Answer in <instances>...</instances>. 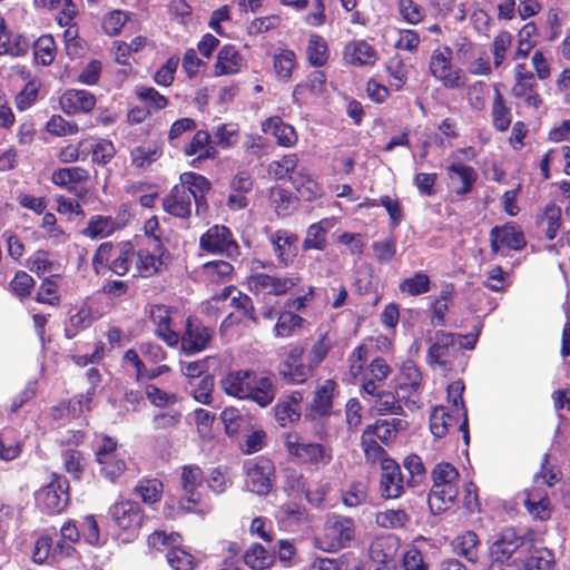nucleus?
<instances>
[{
  "instance_id": "f257e3e1",
  "label": "nucleus",
  "mask_w": 570,
  "mask_h": 570,
  "mask_svg": "<svg viewBox=\"0 0 570 570\" xmlns=\"http://www.w3.org/2000/svg\"><path fill=\"white\" fill-rule=\"evenodd\" d=\"M219 385L228 396L248 399L261 407L272 404L276 395L272 376L258 377L252 370L230 371L220 379Z\"/></svg>"
},
{
  "instance_id": "f03ea898",
  "label": "nucleus",
  "mask_w": 570,
  "mask_h": 570,
  "mask_svg": "<svg viewBox=\"0 0 570 570\" xmlns=\"http://www.w3.org/2000/svg\"><path fill=\"white\" fill-rule=\"evenodd\" d=\"M283 443L289 461L306 470L320 471L333 461L331 445L307 440L298 432L284 433Z\"/></svg>"
},
{
  "instance_id": "7ed1b4c3",
  "label": "nucleus",
  "mask_w": 570,
  "mask_h": 570,
  "mask_svg": "<svg viewBox=\"0 0 570 570\" xmlns=\"http://www.w3.org/2000/svg\"><path fill=\"white\" fill-rule=\"evenodd\" d=\"M81 540L78 523L75 520L66 521L60 528V539L53 544L51 537L40 535L32 550V560L37 564H43L49 558L58 562L71 558L75 552V544Z\"/></svg>"
},
{
  "instance_id": "20e7f679",
  "label": "nucleus",
  "mask_w": 570,
  "mask_h": 570,
  "mask_svg": "<svg viewBox=\"0 0 570 570\" xmlns=\"http://www.w3.org/2000/svg\"><path fill=\"white\" fill-rule=\"evenodd\" d=\"M120 448L116 438L102 434L94 453L99 474L111 483L117 482L127 471L125 451L121 453Z\"/></svg>"
},
{
  "instance_id": "39448f33",
  "label": "nucleus",
  "mask_w": 570,
  "mask_h": 570,
  "mask_svg": "<svg viewBox=\"0 0 570 570\" xmlns=\"http://www.w3.org/2000/svg\"><path fill=\"white\" fill-rule=\"evenodd\" d=\"M48 484L35 493L37 505L48 514L62 512L70 500V485L68 479L57 472L49 476Z\"/></svg>"
},
{
  "instance_id": "423d86ee",
  "label": "nucleus",
  "mask_w": 570,
  "mask_h": 570,
  "mask_svg": "<svg viewBox=\"0 0 570 570\" xmlns=\"http://www.w3.org/2000/svg\"><path fill=\"white\" fill-rule=\"evenodd\" d=\"M302 282L298 273H285L283 275H271L258 272L247 278L249 291L254 295L284 296Z\"/></svg>"
},
{
  "instance_id": "0eeeda50",
  "label": "nucleus",
  "mask_w": 570,
  "mask_h": 570,
  "mask_svg": "<svg viewBox=\"0 0 570 570\" xmlns=\"http://www.w3.org/2000/svg\"><path fill=\"white\" fill-rule=\"evenodd\" d=\"M513 80L511 96L525 108L539 110L543 106V98L539 92L534 73L525 63H518L514 67Z\"/></svg>"
},
{
  "instance_id": "6e6552de",
  "label": "nucleus",
  "mask_w": 570,
  "mask_h": 570,
  "mask_svg": "<svg viewBox=\"0 0 570 570\" xmlns=\"http://www.w3.org/2000/svg\"><path fill=\"white\" fill-rule=\"evenodd\" d=\"M199 247L213 255H224L229 259L240 255V248L230 229L224 225H213L199 238Z\"/></svg>"
},
{
  "instance_id": "1a4fd4ad",
  "label": "nucleus",
  "mask_w": 570,
  "mask_h": 570,
  "mask_svg": "<svg viewBox=\"0 0 570 570\" xmlns=\"http://www.w3.org/2000/svg\"><path fill=\"white\" fill-rule=\"evenodd\" d=\"M171 306L156 303L146 307L145 313L153 324L154 335L169 347L179 345L180 333L175 328Z\"/></svg>"
},
{
  "instance_id": "9d476101",
  "label": "nucleus",
  "mask_w": 570,
  "mask_h": 570,
  "mask_svg": "<svg viewBox=\"0 0 570 570\" xmlns=\"http://www.w3.org/2000/svg\"><path fill=\"white\" fill-rule=\"evenodd\" d=\"M452 51L445 47L443 50L433 51L429 69L431 75L448 89H460L464 87L466 77L460 68H453Z\"/></svg>"
},
{
  "instance_id": "9b49d317",
  "label": "nucleus",
  "mask_w": 570,
  "mask_h": 570,
  "mask_svg": "<svg viewBox=\"0 0 570 570\" xmlns=\"http://www.w3.org/2000/svg\"><path fill=\"white\" fill-rule=\"evenodd\" d=\"M355 534L354 521L344 515H333L324 525L323 548L327 552H336L350 546Z\"/></svg>"
},
{
  "instance_id": "f8f14e48",
  "label": "nucleus",
  "mask_w": 570,
  "mask_h": 570,
  "mask_svg": "<svg viewBox=\"0 0 570 570\" xmlns=\"http://www.w3.org/2000/svg\"><path fill=\"white\" fill-rule=\"evenodd\" d=\"M490 252L498 255L501 249L520 252L525 248L527 239L522 228L515 222L495 225L490 230Z\"/></svg>"
},
{
  "instance_id": "ddd939ff",
  "label": "nucleus",
  "mask_w": 570,
  "mask_h": 570,
  "mask_svg": "<svg viewBox=\"0 0 570 570\" xmlns=\"http://www.w3.org/2000/svg\"><path fill=\"white\" fill-rule=\"evenodd\" d=\"M213 336L214 330L212 327L205 326L198 317L189 315L180 334L181 351L186 355L203 352L209 345Z\"/></svg>"
},
{
  "instance_id": "4468645a",
  "label": "nucleus",
  "mask_w": 570,
  "mask_h": 570,
  "mask_svg": "<svg viewBox=\"0 0 570 570\" xmlns=\"http://www.w3.org/2000/svg\"><path fill=\"white\" fill-rule=\"evenodd\" d=\"M274 462L266 456H258L246 468V487L258 495H267L275 482Z\"/></svg>"
},
{
  "instance_id": "2eb2a0df",
  "label": "nucleus",
  "mask_w": 570,
  "mask_h": 570,
  "mask_svg": "<svg viewBox=\"0 0 570 570\" xmlns=\"http://www.w3.org/2000/svg\"><path fill=\"white\" fill-rule=\"evenodd\" d=\"M304 348L293 346L286 355V358L278 365L277 373L287 384H303L313 374L314 368L311 364L303 361Z\"/></svg>"
},
{
  "instance_id": "dca6fc26",
  "label": "nucleus",
  "mask_w": 570,
  "mask_h": 570,
  "mask_svg": "<svg viewBox=\"0 0 570 570\" xmlns=\"http://www.w3.org/2000/svg\"><path fill=\"white\" fill-rule=\"evenodd\" d=\"M406 480L394 459H384L379 480V491L384 500H395L405 493Z\"/></svg>"
},
{
  "instance_id": "f3484780",
  "label": "nucleus",
  "mask_w": 570,
  "mask_h": 570,
  "mask_svg": "<svg viewBox=\"0 0 570 570\" xmlns=\"http://www.w3.org/2000/svg\"><path fill=\"white\" fill-rule=\"evenodd\" d=\"M269 243L277 264L287 268L294 264L298 255L299 237L287 229H277L269 236Z\"/></svg>"
},
{
  "instance_id": "a211bd4d",
  "label": "nucleus",
  "mask_w": 570,
  "mask_h": 570,
  "mask_svg": "<svg viewBox=\"0 0 570 570\" xmlns=\"http://www.w3.org/2000/svg\"><path fill=\"white\" fill-rule=\"evenodd\" d=\"M460 352L455 347V335L444 331H436L434 342L428 350L426 361L430 365H438L443 371L452 370V362L448 357Z\"/></svg>"
},
{
  "instance_id": "6ab92c4d",
  "label": "nucleus",
  "mask_w": 570,
  "mask_h": 570,
  "mask_svg": "<svg viewBox=\"0 0 570 570\" xmlns=\"http://www.w3.org/2000/svg\"><path fill=\"white\" fill-rule=\"evenodd\" d=\"M204 474L198 465H185L181 471V487L186 498H181L178 508L184 512H193L200 503L198 488L202 485Z\"/></svg>"
},
{
  "instance_id": "aec40b11",
  "label": "nucleus",
  "mask_w": 570,
  "mask_h": 570,
  "mask_svg": "<svg viewBox=\"0 0 570 570\" xmlns=\"http://www.w3.org/2000/svg\"><path fill=\"white\" fill-rule=\"evenodd\" d=\"M179 185L186 188L190 199L194 198L196 215L206 216L208 213L206 196L212 189L210 181L198 173L187 171L180 175Z\"/></svg>"
},
{
  "instance_id": "412c9836",
  "label": "nucleus",
  "mask_w": 570,
  "mask_h": 570,
  "mask_svg": "<svg viewBox=\"0 0 570 570\" xmlns=\"http://www.w3.org/2000/svg\"><path fill=\"white\" fill-rule=\"evenodd\" d=\"M110 515L119 529L130 533H135L144 521V511L139 503L130 500L116 502L110 508Z\"/></svg>"
},
{
  "instance_id": "4be33fe9",
  "label": "nucleus",
  "mask_w": 570,
  "mask_h": 570,
  "mask_svg": "<svg viewBox=\"0 0 570 570\" xmlns=\"http://www.w3.org/2000/svg\"><path fill=\"white\" fill-rule=\"evenodd\" d=\"M169 254L167 249H159L151 247V250L147 248L135 249V274L136 277L150 278L156 276L163 271L165 265V257L168 258Z\"/></svg>"
},
{
  "instance_id": "5701e85b",
  "label": "nucleus",
  "mask_w": 570,
  "mask_h": 570,
  "mask_svg": "<svg viewBox=\"0 0 570 570\" xmlns=\"http://www.w3.org/2000/svg\"><path fill=\"white\" fill-rule=\"evenodd\" d=\"M403 382L399 385V393L401 394L404 404L410 407H419L420 403V389L422 385V373L420 368L411 361L402 366Z\"/></svg>"
},
{
  "instance_id": "b1692460",
  "label": "nucleus",
  "mask_w": 570,
  "mask_h": 570,
  "mask_svg": "<svg viewBox=\"0 0 570 570\" xmlns=\"http://www.w3.org/2000/svg\"><path fill=\"white\" fill-rule=\"evenodd\" d=\"M183 154L186 157H194L191 166L196 167V163L202 160L215 159L218 150L212 139V134L208 130H195L191 139L183 147Z\"/></svg>"
},
{
  "instance_id": "393cba45",
  "label": "nucleus",
  "mask_w": 570,
  "mask_h": 570,
  "mask_svg": "<svg viewBox=\"0 0 570 570\" xmlns=\"http://www.w3.org/2000/svg\"><path fill=\"white\" fill-rule=\"evenodd\" d=\"M62 111L67 115L88 114L96 106V97L85 89H67L59 99Z\"/></svg>"
},
{
  "instance_id": "a878e982",
  "label": "nucleus",
  "mask_w": 570,
  "mask_h": 570,
  "mask_svg": "<svg viewBox=\"0 0 570 570\" xmlns=\"http://www.w3.org/2000/svg\"><path fill=\"white\" fill-rule=\"evenodd\" d=\"M446 174L453 185V191L458 196L470 194L478 180L476 170L472 166L460 161L449 165Z\"/></svg>"
},
{
  "instance_id": "bb28decb",
  "label": "nucleus",
  "mask_w": 570,
  "mask_h": 570,
  "mask_svg": "<svg viewBox=\"0 0 570 570\" xmlns=\"http://www.w3.org/2000/svg\"><path fill=\"white\" fill-rule=\"evenodd\" d=\"M326 75L322 70L309 72L306 78L298 82L293 90V104L302 106L311 97H316L325 91Z\"/></svg>"
},
{
  "instance_id": "cd10ccee",
  "label": "nucleus",
  "mask_w": 570,
  "mask_h": 570,
  "mask_svg": "<svg viewBox=\"0 0 570 570\" xmlns=\"http://www.w3.org/2000/svg\"><path fill=\"white\" fill-rule=\"evenodd\" d=\"M303 402V394L299 391H294L284 400H279L273 407L276 422L282 428H287L299 421Z\"/></svg>"
},
{
  "instance_id": "c85d7f7f",
  "label": "nucleus",
  "mask_w": 570,
  "mask_h": 570,
  "mask_svg": "<svg viewBox=\"0 0 570 570\" xmlns=\"http://www.w3.org/2000/svg\"><path fill=\"white\" fill-rule=\"evenodd\" d=\"M535 225L548 240H553L562 227V210L554 200L548 202L535 216Z\"/></svg>"
},
{
  "instance_id": "c756f323",
  "label": "nucleus",
  "mask_w": 570,
  "mask_h": 570,
  "mask_svg": "<svg viewBox=\"0 0 570 570\" xmlns=\"http://www.w3.org/2000/svg\"><path fill=\"white\" fill-rule=\"evenodd\" d=\"M191 199L186 188L174 185L163 199V209L175 217L188 219L191 216Z\"/></svg>"
},
{
  "instance_id": "7c9ffc66",
  "label": "nucleus",
  "mask_w": 570,
  "mask_h": 570,
  "mask_svg": "<svg viewBox=\"0 0 570 570\" xmlns=\"http://www.w3.org/2000/svg\"><path fill=\"white\" fill-rule=\"evenodd\" d=\"M343 58L352 66H373L377 60V52L366 40H351L343 49Z\"/></svg>"
},
{
  "instance_id": "2f4dec72",
  "label": "nucleus",
  "mask_w": 570,
  "mask_h": 570,
  "mask_svg": "<svg viewBox=\"0 0 570 570\" xmlns=\"http://www.w3.org/2000/svg\"><path fill=\"white\" fill-rule=\"evenodd\" d=\"M243 56L234 45H224L217 53L214 65V76H228L238 73L244 67Z\"/></svg>"
},
{
  "instance_id": "473e14b6",
  "label": "nucleus",
  "mask_w": 570,
  "mask_h": 570,
  "mask_svg": "<svg viewBox=\"0 0 570 570\" xmlns=\"http://www.w3.org/2000/svg\"><path fill=\"white\" fill-rule=\"evenodd\" d=\"M390 373L391 367L383 357L373 358L362 374V391L376 394L380 384L384 383Z\"/></svg>"
},
{
  "instance_id": "72a5a7b5",
  "label": "nucleus",
  "mask_w": 570,
  "mask_h": 570,
  "mask_svg": "<svg viewBox=\"0 0 570 570\" xmlns=\"http://www.w3.org/2000/svg\"><path fill=\"white\" fill-rule=\"evenodd\" d=\"M262 130L265 134H272L276 138L277 145L282 147H293L298 140L294 126L285 122L278 116H273L264 120L262 122Z\"/></svg>"
},
{
  "instance_id": "f704fd0d",
  "label": "nucleus",
  "mask_w": 570,
  "mask_h": 570,
  "mask_svg": "<svg viewBox=\"0 0 570 570\" xmlns=\"http://www.w3.org/2000/svg\"><path fill=\"white\" fill-rule=\"evenodd\" d=\"M29 47L30 41L26 36L8 30L4 20H0V55L24 56Z\"/></svg>"
},
{
  "instance_id": "c9c22d12",
  "label": "nucleus",
  "mask_w": 570,
  "mask_h": 570,
  "mask_svg": "<svg viewBox=\"0 0 570 570\" xmlns=\"http://www.w3.org/2000/svg\"><path fill=\"white\" fill-rule=\"evenodd\" d=\"M458 493V485L433 483L428 497L431 511L434 514L444 512L454 502Z\"/></svg>"
},
{
  "instance_id": "e433bc0d",
  "label": "nucleus",
  "mask_w": 570,
  "mask_h": 570,
  "mask_svg": "<svg viewBox=\"0 0 570 570\" xmlns=\"http://www.w3.org/2000/svg\"><path fill=\"white\" fill-rule=\"evenodd\" d=\"M407 429V422L402 419L376 420L373 424L366 425L370 436L377 438L382 443L390 444L396 439L400 431Z\"/></svg>"
},
{
  "instance_id": "4c0bfd02",
  "label": "nucleus",
  "mask_w": 570,
  "mask_h": 570,
  "mask_svg": "<svg viewBox=\"0 0 570 570\" xmlns=\"http://www.w3.org/2000/svg\"><path fill=\"white\" fill-rule=\"evenodd\" d=\"M122 228L124 224L116 223L111 216L94 215L89 218L87 226L81 233L90 239H97L108 237Z\"/></svg>"
},
{
  "instance_id": "58836bf2",
  "label": "nucleus",
  "mask_w": 570,
  "mask_h": 570,
  "mask_svg": "<svg viewBox=\"0 0 570 570\" xmlns=\"http://www.w3.org/2000/svg\"><path fill=\"white\" fill-rule=\"evenodd\" d=\"M492 126L499 132L507 131L512 124V111L499 86H494V96L491 105Z\"/></svg>"
},
{
  "instance_id": "ea45409f",
  "label": "nucleus",
  "mask_w": 570,
  "mask_h": 570,
  "mask_svg": "<svg viewBox=\"0 0 570 570\" xmlns=\"http://www.w3.org/2000/svg\"><path fill=\"white\" fill-rule=\"evenodd\" d=\"M89 179V171L79 166L62 167L56 169L51 175V181L60 188H66L69 191L77 189L80 183Z\"/></svg>"
},
{
  "instance_id": "a19ab883",
  "label": "nucleus",
  "mask_w": 570,
  "mask_h": 570,
  "mask_svg": "<svg viewBox=\"0 0 570 570\" xmlns=\"http://www.w3.org/2000/svg\"><path fill=\"white\" fill-rule=\"evenodd\" d=\"M336 382L326 380L316 391L311 404V411L315 416H328L332 412L333 396Z\"/></svg>"
},
{
  "instance_id": "79ce46f5",
  "label": "nucleus",
  "mask_w": 570,
  "mask_h": 570,
  "mask_svg": "<svg viewBox=\"0 0 570 570\" xmlns=\"http://www.w3.org/2000/svg\"><path fill=\"white\" fill-rule=\"evenodd\" d=\"M135 258V247L131 242L120 243L118 247L114 246V254L109 272L117 276H125L130 272Z\"/></svg>"
},
{
  "instance_id": "37998d69",
  "label": "nucleus",
  "mask_w": 570,
  "mask_h": 570,
  "mask_svg": "<svg viewBox=\"0 0 570 570\" xmlns=\"http://www.w3.org/2000/svg\"><path fill=\"white\" fill-rule=\"evenodd\" d=\"M305 323V320L292 311H282L277 316L273 332L276 337L287 338L297 333Z\"/></svg>"
},
{
  "instance_id": "c03bdc74",
  "label": "nucleus",
  "mask_w": 570,
  "mask_h": 570,
  "mask_svg": "<svg viewBox=\"0 0 570 570\" xmlns=\"http://www.w3.org/2000/svg\"><path fill=\"white\" fill-rule=\"evenodd\" d=\"M22 445L19 438V432L10 426L0 430V459L11 461L18 458L21 453Z\"/></svg>"
},
{
  "instance_id": "a18cd8bd",
  "label": "nucleus",
  "mask_w": 570,
  "mask_h": 570,
  "mask_svg": "<svg viewBox=\"0 0 570 570\" xmlns=\"http://www.w3.org/2000/svg\"><path fill=\"white\" fill-rule=\"evenodd\" d=\"M60 278L61 276L59 273L45 276L35 297L36 302L50 306H58L61 301L58 293Z\"/></svg>"
},
{
  "instance_id": "49530a36",
  "label": "nucleus",
  "mask_w": 570,
  "mask_h": 570,
  "mask_svg": "<svg viewBox=\"0 0 570 570\" xmlns=\"http://www.w3.org/2000/svg\"><path fill=\"white\" fill-rule=\"evenodd\" d=\"M243 560L252 570H264L274 564L275 556L266 550L261 543H253L245 551Z\"/></svg>"
},
{
  "instance_id": "de8ad7c7",
  "label": "nucleus",
  "mask_w": 570,
  "mask_h": 570,
  "mask_svg": "<svg viewBox=\"0 0 570 570\" xmlns=\"http://www.w3.org/2000/svg\"><path fill=\"white\" fill-rule=\"evenodd\" d=\"M307 61L312 67L325 66L330 58V49L326 40L321 35H311L306 48Z\"/></svg>"
},
{
  "instance_id": "09e8293b",
  "label": "nucleus",
  "mask_w": 570,
  "mask_h": 570,
  "mask_svg": "<svg viewBox=\"0 0 570 570\" xmlns=\"http://www.w3.org/2000/svg\"><path fill=\"white\" fill-rule=\"evenodd\" d=\"M183 414L179 410L170 409L155 413L151 419V426L155 432L170 435L181 424Z\"/></svg>"
},
{
  "instance_id": "8fccbe9b",
  "label": "nucleus",
  "mask_w": 570,
  "mask_h": 570,
  "mask_svg": "<svg viewBox=\"0 0 570 570\" xmlns=\"http://www.w3.org/2000/svg\"><path fill=\"white\" fill-rule=\"evenodd\" d=\"M402 464L407 472L405 480L409 488H416L424 483L428 472L420 455L411 453L403 459Z\"/></svg>"
},
{
  "instance_id": "3c124183",
  "label": "nucleus",
  "mask_w": 570,
  "mask_h": 570,
  "mask_svg": "<svg viewBox=\"0 0 570 570\" xmlns=\"http://www.w3.org/2000/svg\"><path fill=\"white\" fill-rule=\"evenodd\" d=\"M449 413L442 405L435 406L430 414V431L435 438H443L449 432L452 424L458 423V416Z\"/></svg>"
},
{
  "instance_id": "603ef678",
  "label": "nucleus",
  "mask_w": 570,
  "mask_h": 570,
  "mask_svg": "<svg viewBox=\"0 0 570 570\" xmlns=\"http://www.w3.org/2000/svg\"><path fill=\"white\" fill-rule=\"evenodd\" d=\"M521 570H550L554 563L553 556L548 549H529L524 558L521 557Z\"/></svg>"
},
{
  "instance_id": "864d4df0",
  "label": "nucleus",
  "mask_w": 570,
  "mask_h": 570,
  "mask_svg": "<svg viewBox=\"0 0 570 570\" xmlns=\"http://www.w3.org/2000/svg\"><path fill=\"white\" fill-rule=\"evenodd\" d=\"M57 56V46L51 35H42L33 42V59L43 67L52 65Z\"/></svg>"
},
{
  "instance_id": "5fc2aeb1",
  "label": "nucleus",
  "mask_w": 570,
  "mask_h": 570,
  "mask_svg": "<svg viewBox=\"0 0 570 570\" xmlns=\"http://www.w3.org/2000/svg\"><path fill=\"white\" fill-rule=\"evenodd\" d=\"M401 394L402 393L397 392V396H395L394 393L390 391H381L379 387L376 394L370 395L376 399L375 406L380 415H403L404 412L401 404Z\"/></svg>"
},
{
  "instance_id": "6e6d98bb",
  "label": "nucleus",
  "mask_w": 570,
  "mask_h": 570,
  "mask_svg": "<svg viewBox=\"0 0 570 570\" xmlns=\"http://www.w3.org/2000/svg\"><path fill=\"white\" fill-rule=\"evenodd\" d=\"M394 552L392 538L375 539L370 547L371 557L381 563L375 570H393L389 561L393 559Z\"/></svg>"
},
{
  "instance_id": "4d7b16f0",
  "label": "nucleus",
  "mask_w": 570,
  "mask_h": 570,
  "mask_svg": "<svg viewBox=\"0 0 570 570\" xmlns=\"http://www.w3.org/2000/svg\"><path fill=\"white\" fill-rule=\"evenodd\" d=\"M94 322L91 308L82 305L75 314L70 315L65 327V336L69 340L88 328Z\"/></svg>"
},
{
  "instance_id": "13d9d810",
  "label": "nucleus",
  "mask_w": 570,
  "mask_h": 570,
  "mask_svg": "<svg viewBox=\"0 0 570 570\" xmlns=\"http://www.w3.org/2000/svg\"><path fill=\"white\" fill-rule=\"evenodd\" d=\"M431 289V279L422 271L414 273L413 276L402 279L399 284V291L409 296H420Z\"/></svg>"
},
{
  "instance_id": "bf43d9fd",
  "label": "nucleus",
  "mask_w": 570,
  "mask_h": 570,
  "mask_svg": "<svg viewBox=\"0 0 570 570\" xmlns=\"http://www.w3.org/2000/svg\"><path fill=\"white\" fill-rule=\"evenodd\" d=\"M29 268L38 277H45L46 274L58 273L60 265L51 258V254L45 249H38L29 258Z\"/></svg>"
},
{
  "instance_id": "052dcab7",
  "label": "nucleus",
  "mask_w": 570,
  "mask_h": 570,
  "mask_svg": "<svg viewBox=\"0 0 570 570\" xmlns=\"http://www.w3.org/2000/svg\"><path fill=\"white\" fill-rule=\"evenodd\" d=\"M137 99L146 107L150 109V112L159 111L165 109L169 100L166 96L160 94L157 89L149 86H140L135 90Z\"/></svg>"
},
{
  "instance_id": "680f3d73",
  "label": "nucleus",
  "mask_w": 570,
  "mask_h": 570,
  "mask_svg": "<svg viewBox=\"0 0 570 570\" xmlns=\"http://www.w3.org/2000/svg\"><path fill=\"white\" fill-rule=\"evenodd\" d=\"M163 155V150L156 144H142L131 149L130 159L132 166L137 168H145Z\"/></svg>"
},
{
  "instance_id": "e2e57ef3",
  "label": "nucleus",
  "mask_w": 570,
  "mask_h": 570,
  "mask_svg": "<svg viewBox=\"0 0 570 570\" xmlns=\"http://www.w3.org/2000/svg\"><path fill=\"white\" fill-rule=\"evenodd\" d=\"M147 544L157 552H168L176 544H183V537L178 532L167 533L165 530H155L147 538Z\"/></svg>"
},
{
  "instance_id": "0e129e2a",
  "label": "nucleus",
  "mask_w": 570,
  "mask_h": 570,
  "mask_svg": "<svg viewBox=\"0 0 570 570\" xmlns=\"http://www.w3.org/2000/svg\"><path fill=\"white\" fill-rule=\"evenodd\" d=\"M183 544H176L165 554L168 566L173 570H194L196 568V558L186 551Z\"/></svg>"
},
{
  "instance_id": "69168bd1",
  "label": "nucleus",
  "mask_w": 570,
  "mask_h": 570,
  "mask_svg": "<svg viewBox=\"0 0 570 570\" xmlns=\"http://www.w3.org/2000/svg\"><path fill=\"white\" fill-rule=\"evenodd\" d=\"M89 153L92 164L104 167L115 157L116 147L110 139L97 138L90 145Z\"/></svg>"
},
{
  "instance_id": "338daca9",
  "label": "nucleus",
  "mask_w": 570,
  "mask_h": 570,
  "mask_svg": "<svg viewBox=\"0 0 570 570\" xmlns=\"http://www.w3.org/2000/svg\"><path fill=\"white\" fill-rule=\"evenodd\" d=\"M164 484L158 479H142L135 488V494L139 497L144 503L153 504L161 500Z\"/></svg>"
},
{
  "instance_id": "774afa93",
  "label": "nucleus",
  "mask_w": 570,
  "mask_h": 570,
  "mask_svg": "<svg viewBox=\"0 0 570 570\" xmlns=\"http://www.w3.org/2000/svg\"><path fill=\"white\" fill-rule=\"evenodd\" d=\"M63 470L72 476L73 480H80L85 471V454L76 449H66L61 452Z\"/></svg>"
}]
</instances>
